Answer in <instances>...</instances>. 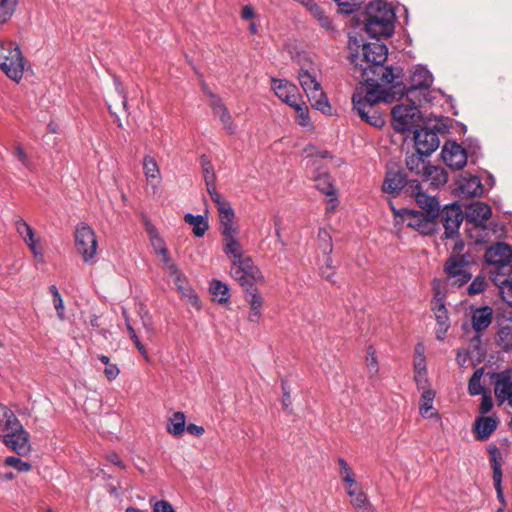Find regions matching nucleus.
<instances>
[{"label": "nucleus", "mask_w": 512, "mask_h": 512, "mask_svg": "<svg viewBox=\"0 0 512 512\" xmlns=\"http://www.w3.org/2000/svg\"><path fill=\"white\" fill-rule=\"evenodd\" d=\"M396 15L392 6L384 0L368 4L365 12V31L372 38H387L394 32Z\"/></svg>", "instance_id": "obj_1"}, {"label": "nucleus", "mask_w": 512, "mask_h": 512, "mask_svg": "<svg viewBox=\"0 0 512 512\" xmlns=\"http://www.w3.org/2000/svg\"><path fill=\"white\" fill-rule=\"evenodd\" d=\"M0 438L3 443L18 455L30 452L29 435L8 407L0 404Z\"/></svg>", "instance_id": "obj_2"}, {"label": "nucleus", "mask_w": 512, "mask_h": 512, "mask_svg": "<svg viewBox=\"0 0 512 512\" xmlns=\"http://www.w3.org/2000/svg\"><path fill=\"white\" fill-rule=\"evenodd\" d=\"M25 60L19 46L12 41L0 42V69L15 82H19L24 73Z\"/></svg>", "instance_id": "obj_3"}, {"label": "nucleus", "mask_w": 512, "mask_h": 512, "mask_svg": "<svg viewBox=\"0 0 512 512\" xmlns=\"http://www.w3.org/2000/svg\"><path fill=\"white\" fill-rule=\"evenodd\" d=\"M485 260L491 266L490 278L497 274L512 273V247L503 242H497L485 252Z\"/></svg>", "instance_id": "obj_4"}, {"label": "nucleus", "mask_w": 512, "mask_h": 512, "mask_svg": "<svg viewBox=\"0 0 512 512\" xmlns=\"http://www.w3.org/2000/svg\"><path fill=\"white\" fill-rule=\"evenodd\" d=\"M74 238L76 250L82 260L89 265L96 263L98 242L94 230L86 223H80L76 226Z\"/></svg>", "instance_id": "obj_5"}, {"label": "nucleus", "mask_w": 512, "mask_h": 512, "mask_svg": "<svg viewBox=\"0 0 512 512\" xmlns=\"http://www.w3.org/2000/svg\"><path fill=\"white\" fill-rule=\"evenodd\" d=\"M471 256L468 254H455L450 256L444 266L446 272V285L461 287L472 277L469 271Z\"/></svg>", "instance_id": "obj_6"}, {"label": "nucleus", "mask_w": 512, "mask_h": 512, "mask_svg": "<svg viewBox=\"0 0 512 512\" xmlns=\"http://www.w3.org/2000/svg\"><path fill=\"white\" fill-rule=\"evenodd\" d=\"M411 102V104L407 105H397L392 109L393 126L398 132H414L422 122V116L416 105V99Z\"/></svg>", "instance_id": "obj_7"}, {"label": "nucleus", "mask_w": 512, "mask_h": 512, "mask_svg": "<svg viewBox=\"0 0 512 512\" xmlns=\"http://www.w3.org/2000/svg\"><path fill=\"white\" fill-rule=\"evenodd\" d=\"M375 39V41L364 44L362 47V56L365 65L360 64V68L362 70V76L366 81L371 80L368 75L369 71L382 65L387 59L388 49L386 45L380 42L379 38ZM355 64L356 66L359 65L358 62H355ZM373 80L374 79H372V81Z\"/></svg>", "instance_id": "obj_8"}, {"label": "nucleus", "mask_w": 512, "mask_h": 512, "mask_svg": "<svg viewBox=\"0 0 512 512\" xmlns=\"http://www.w3.org/2000/svg\"><path fill=\"white\" fill-rule=\"evenodd\" d=\"M231 276L245 289L251 288L253 282L260 281L263 276L254 265L251 257L245 255L237 260H232Z\"/></svg>", "instance_id": "obj_9"}, {"label": "nucleus", "mask_w": 512, "mask_h": 512, "mask_svg": "<svg viewBox=\"0 0 512 512\" xmlns=\"http://www.w3.org/2000/svg\"><path fill=\"white\" fill-rule=\"evenodd\" d=\"M395 224L406 223L410 228L419 231L423 235H428L434 231V217H430L424 212L402 209L397 212L394 210Z\"/></svg>", "instance_id": "obj_10"}, {"label": "nucleus", "mask_w": 512, "mask_h": 512, "mask_svg": "<svg viewBox=\"0 0 512 512\" xmlns=\"http://www.w3.org/2000/svg\"><path fill=\"white\" fill-rule=\"evenodd\" d=\"M493 319V310L489 306L478 307L471 311V325L475 331V336L470 341V349L480 350L481 335L485 331Z\"/></svg>", "instance_id": "obj_11"}, {"label": "nucleus", "mask_w": 512, "mask_h": 512, "mask_svg": "<svg viewBox=\"0 0 512 512\" xmlns=\"http://www.w3.org/2000/svg\"><path fill=\"white\" fill-rule=\"evenodd\" d=\"M318 76L319 68L315 63L307 61L301 65L298 79L309 100L318 97L319 90L322 89Z\"/></svg>", "instance_id": "obj_12"}, {"label": "nucleus", "mask_w": 512, "mask_h": 512, "mask_svg": "<svg viewBox=\"0 0 512 512\" xmlns=\"http://www.w3.org/2000/svg\"><path fill=\"white\" fill-rule=\"evenodd\" d=\"M433 82L432 74L422 66L415 67L410 76V87L406 91V96L409 101L418 99V95L425 96L427 89Z\"/></svg>", "instance_id": "obj_13"}, {"label": "nucleus", "mask_w": 512, "mask_h": 512, "mask_svg": "<svg viewBox=\"0 0 512 512\" xmlns=\"http://www.w3.org/2000/svg\"><path fill=\"white\" fill-rule=\"evenodd\" d=\"M438 217L445 229L446 238H451L458 233L460 224L464 219L461 207L457 204L446 206L438 213Z\"/></svg>", "instance_id": "obj_14"}, {"label": "nucleus", "mask_w": 512, "mask_h": 512, "mask_svg": "<svg viewBox=\"0 0 512 512\" xmlns=\"http://www.w3.org/2000/svg\"><path fill=\"white\" fill-rule=\"evenodd\" d=\"M352 103L354 110L357 111L358 115L363 121L375 128H381L384 126L385 119L382 113L376 109V107L362 103L360 93L353 95Z\"/></svg>", "instance_id": "obj_15"}, {"label": "nucleus", "mask_w": 512, "mask_h": 512, "mask_svg": "<svg viewBox=\"0 0 512 512\" xmlns=\"http://www.w3.org/2000/svg\"><path fill=\"white\" fill-rule=\"evenodd\" d=\"M441 156L445 164L454 170L462 169L467 162L465 150L456 142H446L442 148Z\"/></svg>", "instance_id": "obj_16"}, {"label": "nucleus", "mask_w": 512, "mask_h": 512, "mask_svg": "<svg viewBox=\"0 0 512 512\" xmlns=\"http://www.w3.org/2000/svg\"><path fill=\"white\" fill-rule=\"evenodd\" d=\"M435 289V299L431 303L432 310L437 321L436 338L443 340L450 327L448 311L445 307L442 298L440 297V291L437 287Z\"/></svg>", "instance_id": "obj_17"}, {"label": "nucleus", "mask_w": 512, "mask_h": 512, "mask_svg": "<svg viewBox=\"0 0 512 512\" xmlns=\"http://www.w3.org/2000/svg\"><path fill=\"white\" fill-rule=\"evenodd\" d=\"M409 189H411V194L415 196L417 204L424 213L430 217L437 218L440 208L437 199L421 192L420 184L417 180L409 181Z\"/></svg>", "instance_id": "obj_18"}, {"label": "nucleus", "mask_w": 512, "mask_h": 512, "mask_svg": "<svg viewBox=\"0 0 512 512\" xmlns=\"http://www.w3.org/2000/svg\"><path fill=\"white\" fill-rule=\"evenodd\" d=\"M414 142L416 151L425 156H429L440 144L438 135L429 129H415Z\"/></svg>", "instance_id": "obj_19"}, {"label": "nucleus", "mask_w": 512, "mask_h": 512, "mask_svg": "<svg viewBox=\"0 0 512 512\" xmlns=\"http://www.w3.org/2000/svg\"><path fill=\"white\" fill-rule=\"evenodd\" d=\"M272 89L275 95L289 106L302 98L297 86L285 79L272 78Z\"/></svg>", "instance_id": "obj_20"}, {"label": "nucleus", "mask_w": 512, "mask_h": 512, "mask_svg": "<svg viewBox=\"0 0 512 512\" xmlns=\"http://www.w3.org/2000/svg\"><path fill=\"white\" fill-rule=\"evenodd\" d=\"M208 95L211 98L210 106L213 110V113L219 117L224 130L230 135L235 134L236 127L229 110L217 95L213 94L212 92H209Z\"/></svg>", "instance_id": "obj_21"}, {"label": "nucleus", "mask_w": 512, "mask_h": 512, "mask_svg": "<svg viewBox=\"0 0 512 512\" xmlns=\"http://www.w3.org/2000/svg\"><path fill=\"white\" fill-rule=\"evenodd\" d=\"M491 207L484 202H473L466 208V225L470 224H485L491 217Z\"/></svg>", "instance_id": "obj_22"}, {"label": "nucleus", "mask_w": 512, "mask_h": 512, "mask_svg": "<svg viewBox=\"0 0 512 512\" xmlns=\"http://www.w3.org/2000/svg\"><path fill=\"white\" fill-rule=\"evenodd\" d=\"M301 3L306 7L312 18L321 28L327 32H333L335 30L331 17L322 6L315 3L314 0H301Z\"/></svg>", "instance_id": "obj_23"}, {"label": "nucleus", "mask_w": 512, "mask_h": 512, "mask_svg": "<svg viewBox=\"0 0 512 512\" xmlns=\"http://www.w3.org/2000/svg\"><path fill=\"white\" fill-rule=\"evenodd\" d=\"M406 186L409 187V182L406 181V177L403 172L392 169H389L386 172V177L382 186L385 193L396 196ZM407 190L411 191L409 188Z\"/></svg>", "instance_id": "obj_24"}, {"label": "nucleus", "mask_w": 512, "mask_h": 512, "mask_svg": "<svg viewBox=\"0 0 512 512\" xmlns=\"http://www.w3.org/2000/svg\"><path fill=\"white\" fill-rule=\"evenodd\" d=\"M494 392L499 405L507 402L508 405L512 407V379L509 373H501L498 375L494 386Z\"/></svg>", "instance_id": "obj_25"}, {"label": "nucleus", "mask_w": 512, "mask_h": 512, "mask_svg": "<svg viewBox=\"0 0 512 512\" xmlns=\"http://www.w3.org/2000/svg\"><path fill=\"white\" fill-rule=\"evenodd\" d=\"M169 276L173 278L174 284L179 293L183 297L187 298L192 306L200 309L199 298L189 286L185 275L179 269H177L176 273H171Z\"/></svg>", "instance_id": "obj_26"}, {"label": "nucleus", "mask_w": 512, "mask_h": 512, "mask_svg": "<svg viewBox=\"0 0 512 512\" xmlns=\"http://www.w3.org/2000/svg\"><path fill=\"white\" fill-rule=\"evenodd\" d=\"M229 228L227 229V233L222 234L223 236V251L225 254L232 260L240 259L241 257L245 256L243 252L242 245L237 239V233L235 232H229Z\"/></svg>", "instance_id": "obj_27"}, {"label": "nucleus", "mask_w": 512, "mask_h": 512, "mask_svg": "<svg viewBox=\"0 0 512 512\" xmlns=\"http://www.w3.org/2000/svg\"><path fill=\"white\" fill-rule=\"evenodd\" d=\"M498 421L493 417H478L474 423V432L478 440L484 441L496 430Z\"/></svg>", "instance_id": "obj_28"}, {"label": "nucleus", "mask_w": 512, "mask_h": 512, "mask_svg": "<svg viewBox=\"0 0 512 512\" xmlns=\"http://www.w3.org/2000/svg\"><path fill=\"white\" fill-rule=\"evenodd\" d=\"M491 280L499 288L502 300L512 306V272L496 274Z\"/></svg>", "instance_id": "obj_29"}, {"label": "nucleus", "mask_w": 512, "mask_h": 512, "mask_svg": "<svg viewBox=\"0 0 512 512\" xmlns=\"http://www.w3.org/2000/svg\"><path fill=\"white\" fill-rule=\"evenodd\" d=\"M424 345L422 343H418L414 349V368L417 373L415 376V381L417 386L420 387L422 383H427V380L424 378L426 372V361L424 356Z\"/></svg>", "instance_id": "obj_30"}, {"label": "nucleus", "mask_w": 512, "mask_h": 512, "mask_svg": "<svg viewBox=\"0 0 512 512\" xmlns=\"http://www.w3.org/2000/svg\"><path fill=\"white\" fill-rule=\"evenodd\" d=\"M424 180L429 181L432 186L438 188L448 181L446 170L439 166L428 165L423 175Z\"/></svg>", "instance_id": "obj_31"}, {"label": "nucleus", "mask_w": 512, "mask_h": 512, "mask_svg": "<svg viewBox=\"0 0 512 512\" xmlns=\"http://www.w3.org/2000/svg\"><path fill=\"white\" fill-rule=\"evenodd\" d=\"M316 182V188L322 192L323 194L332 197L329 201L332 204L330 207H328V210H333L336 206L334 203L336 198V189L334 187L333 181L331 179V176L328 174H320L315 179Z\"/></svg>", "instance_id": "obj_32"}, {"label": "nucleus", "mask_w": 512, "mask_h": 512, "mask_svg": "<svg viewBox=\"0 0 512 512\" xmlns=\"http://www.w3.org/2000/svg\"><path fill=\"white\" fill-rule=\"evenodd\" d=\"M143 170L147 182L152 186H157L161 179L160 170L155 159L150 155L143 158Z\"/></svg>", "instance_id": "obj_33"}, {"label": "nucleus", "mask_w": 512, "mask_h": 512, "mask_svg": "<svg viewBox=\"0 0 512 512\" xmlns=\"http://www.w3.org/2000/svg\"><path fill=\"white\" fill-rule=\"evenodd\" d=\"M426 383H422L419 389H423L420 402V414L424 417H432L434 413H430L432 410L433 400L435 398V392L430 388H425Z\"/></svg>", "instance_id": "obj_34"}, {"label": "nucleus", "mask_w": 512, "mask_h": 512, "mask_svg": "<svg viewBox=\"0 0 512 512\" xmlns=\"http://www.w3.org/2000/svg\"><path fill=\"white\" fill-rule=\"evenodd\" d=\"M469 237L476 243H485L490 238V230L485 224H470L466 225Z\"/></svg>", "instance_id": "obj_35"}, {"label": "nucleus", "mask_w": 512, "mask_h": 512, "mask_svg": "<svg viewBox=\"0 0 512 512\" xmlns=\"http://www.w3.org/2000/svg\"><path fill=\"white\" fill-rule=\"evenodd\" d=\"M423 156H425V155L420 154L418 151H416V153L407 155L406 159H405L406 167L411 172H414L417 175L422 174V176H423L426 171V168L429 165V164H426V162L422 158Z\"/></svg>", "instance_id": "obj_36"}, {"label": "nucleus", "mask_w": 512, "mask_h": 512, "mask_svg": "<svg viewBox=\"0 0 512 512\" xmlns=\"http://www.w3.org/2000/svg\"><path fill=\"white\" fill-rule=\"evenodd\" d=\"M184 220L187 224L193 227V233L197 237H202L208 229V223L202 215H193L187 213L184 216Z\"/></svg>", "instance_id": "obj_37"}, {"label": "nucleus", "mask_w": 512, "mask_h": 512, "mask_svg": "<svg viewBox=\"0 0 512 512\" xmlns=\"http://www.w3.org/2000/svg\"><path fill=\"white\" fill-rule=\"evenodd\" d=\"M185 422L184 413L175 412L168 421L167 431L173 436H181L185 431Z\"/></svg>", "instance_id": "obj_38"}, {"label": "nucleus", "mask_w": 512, "mask_h": 512, "mask_svg": "<svg viewBox=\"0 0 512 512\" xmlns=\"http://www.w3.org/2000/svg\"><path fill=\"white\" fill-rule=\"evenodd\" d=\"M381 101H386L383 89L380 86L370 87L364 97L361 96V102L375 107Z\"/></svg>", "instance_id": "obj_39"}, {"label": "nucleus", "mask_w": 512, "mask_h": 512, "mask_svg": "<svg viewBox=\"0 0 512 512\" xmlns=\"http://www.w3.org/2000/svg\"><path fill=\"white\" fill-rule=\"evenodd\" d=\"M23 241L28 246L30 251L32 252L33 256L39 261L42 262L43 257V250L42 247L39 244V239L36 238L34 230L27 234L25 238H23Z\"/></svg>", "instance_id": "obj_40"}, {"label": "nucleus", "mask_w": 512, "mask_h": 512, "mask_svg": "<svg viewBox=\"0 0 512 512\" xmlns=\"http://www.w3.org/2000/svg\"><path fill=\"white\" fill-rule=\"evenodd\" d=\"M18 0H0V23L8 22L13 16Z\"/></svg>", "instance_id": "obj_41"}, {"label": "nucleus", "mask_w": 512, "mask_h": 512, "mask_svg": "<svg viewBox=\"0 0 512 512\" xmlns=\"http://www.w3.org/2000/svg\"><path fill=\"white\" fill-rule=\"evenodd\" d=\"M497 344L505 351L512 348V326H503L497 333Z\"/></svg>", "instance_id": "obj_42"}, {"label": "nucleus", "mask_w": 512, "mask_h": 512, "mask_svg": "<svg viewBox=\"0 0 512 512\" xmlns=\"http://www.w3.org/2000/svg\"><path fill=\"white\" fill-rule=\"evenodd\" d=\"M290 107L294 108L297 114V122L301 126H308L310 123V117L308 112V107L306 103L300 98L296 104L291 105Z\"/></svg>", "instance_id": "obj_43"}, {"label": "nucleus", "mask_w": 512, "mask_h": 512, "mask_svg": "<svg viewBox=\"0 0 512 512\" xmlns=\"http://www.w3.org/2000/svg\"><path fill=\"white\" fill-rule=\"evenodd\" d=\"M213 296L218 298L219 303H225L229 299V289L226 284L219 280H214L210 286Z\"/></svg>", "instance_id": "obj_44"}, {"label": "nucleus", "mask_w": 512, "mask_h": 512, "mask_svg": "<svg viewBox=\"0 0 512 512\" xmlns=\"http://www.w3.org/2000/svg\"><path fill=\"white\" fill-rule=\"evenodd\" d=\"M483 372V368H479L473 373L472 377L470 378L468 383V392L470 395L475 396L483 392V387L481 385V378L483 376Z\"/></svg>", "instance_id": "obj_45"}, {"label": "nucleus", "mask_w": 512, "mask_h": 512, "mask_svg": "<svg viewBox=\"0 0 512 512\" xmlns=\"http://www.w3.org/2000/svg\"><path fill=\"white\" fill-rule=\"evenodd\" d=\"M123 316H124L126 328L129 332L131 340L134 342L137 350L141 353V355L148 361L149 360L148 353H147L145 347L143 346V344L141 343V341L139 340V337L137 336L135 329L130 324L129 318L125 312H123Z\"/></svg>", "instance_id": "obj_46"}, {"label": "nucleus", "mask_w": 512, "mask_h": 512, "mask_svg": "<svg viewBox=\"0 0 512 512\" xmlns=\"http://www.w3.org/2000/svg\"><path fill=\"white\" fill-rule=\"evenodd\" d=\"M318 242H319V248L322 250V252L325 255H330L332 253V251H333L332 238L326 229H324V228L319 229Z\"/></svg>", "instance_id": "obj_47"}, {"label": "nucleus", "mask_w": 512, "mask_h": 512, "mask_svg": "<svg viewBox=\"0 0 512 512\" xmlns=\"http://www.w3.org/2000/svg\"><path fill=\"white\" fill-rule=\"evenodd\" d=\"M312 102V106L321 111L324 114H331L332 113V107L329 104L328 98L325 95V93L321 90H319L318 97L310 100Z\"/></svg>", "instance_id": "obj_48"}, {"label": "nucleus", "mask_w": 512, "mask_h": 512, "mask_svg": "<svg viewBox=\"0 0 512 512\" xmlns=\"http://www.w3.org/2000/svg\"><path fill=\"white\" fill-rule=\"evenodd\" d=\"M99 360L106 366L104 369V375L107 380L112 381L117 378L120 370L116 364H112L110 359L106 355H100Z\"/></svg>", "instance_id": "obj_49"}, {"label": "nucleus", "mask_w": 512, "mask_h": 512, "mask_svg": "<svg viewBox=\"0 0 512 512\" xmlns=\"http://www.w3.org/2000/svg\"><path fill=\"white\" fill-rule=\"evenodd\" d=\"M234 217L235 214L233 209L219 215L222 234L227 233L228 228L230 230L229 232L238 231L237 227H235L233 224Z\"/></svg>", "instance_id": "obj_50"}, {"label": "nucleus", "mask_w": 512, "mask_h": 512, "mask_svg": "<svg viewBox=\"0 0 512 512\" xmlns=\"http://www.w3.org/2000/svg\"><path fill=\"white\" fill-rule=\"evenodd\" d=\"M463 193L475 196L478 191L482 190L480 180L477 177H472L460 186Z\"/></svg>", "instance_id": "obj_51"}, {"label": "nucleus", "mask_w": 512, "mask_h": 512, "mask_svg": "<svg viewBox=\"0 0 512 512\" xmlns=\"http://www.w3.org/2000/svg\"><path fill=\"white\" fill-rule=\"evenodd\" d=\"M370 72L377 75L378 79L383 83H391L394 80V73L391 67H384L383 64L372 69Z\"/></svg>", "instance_id": "obj_52"}, {"label": "nucleus", "mask_w": 512, "mask_h": 512, "mask_svg": "<svg viewBox=\"0 0 512 512\" xmlns=\"http://www.w3.org/2000/svg\"><path fill=\"white\" fill-rule=\"evenodd\" d=\"M366 366L368 373L371 377L376 376L379 372V365L377 361V357L375 355V351L372 347H369L366 354Z\"/></svg>", "instance_id": "obj_53"}, {"label": "nucleus", "mask_w": 512, "mask_h": 512, "mask_svg": "<svg viewBox=\"0 0 512 512\" xmlns=\"http://www.w3.org/2000/svg\"><path fill=\"white\" fill-rule=\"evenodd\" d=\"M201 166L204 174L206 186H210L215 183V173L211 162L205 158H201Z\"/></svg>", "instance_id": "obj_54"}, {"label": "nucleus", "mask_w": 512, "mask_h": 512, "mask_svg": "<svg viewBox=\"0 0 512 512\" xmlns=\"http://www.w3.org/2000/svg\"><path fill=\"white\" fill-rule=\"evenodd\" d=\"M4 464L13 467L19 472H27L31 469V464L25 461H22L18 457L9 456L4 460Z\"/></svg>", "instance_id": "obj_55"}, {"label": "nucleus", "mask_w": 512, "mask_h": 512, "mask_svg": "<svg viewBox=\"0 0 512 512\" xmlns=\"http://www.w3.org/2000/svg\"><path fill=\"white\" fill-rule=\"evenodd\" d=\"M13 155L21 162V164L28 168L32 169L33 163L25 152L24 148L21 144H15L13 148Z\"/></svg>", "instance_id": "obj_56"}, {"label": "nucleus", "mask_w": 512, "mask_h": 512, "mask_svg": "<svg viewBox=\"0 0 512 512\" xmlns=\"http://www.w3.org/2000/svg\"><path fill=\"white\" fill-rule=\"evenodd\" d=\"M322 276L329 282L335 283L334 275H335V267L333 265V260L330 255H327L324 265L321 267Z\"/></svg>", "instance_id": "obj_57"}, {"label": "nucleus", "mask_w": 512, "mask_h": 512, "mask_svg": "<svg viewBox=\"0 0 512 512\" xmlns=\"http://www.w3.org/2000/svg\"><path fill=\"white\" fill-rule=\"evenodd\" d=\"M486 279L483 276H477L468 286L467 291L469 295H476L485 290Z\"/></svg>", "instance_id": "obj_58"}, {"label": "nucleus", "mask_w": 512, "mask_h": 512, "mask_svg": "<svg viewBox=\"0 0 512 512\" xmlns=\"http://www.w3.org/2000/svg\"><path fill=\"white\" fill-rule=\"evenodd\" d=\"M352 501L351 504L354 507L355 510L359 509H368L370 506V503L365 495V493L362 490H359L354 497H351Z\"/></svg>", "instance_id": "obj_59"}, {"label": "nucleus", "mask_w": 512, "mask_h": 512, "mask_svg": "<svg viewBox=\"0 0 512 512\" xmlns=\"http://www.w3.org/2000/svg\"><path fill=\"white\" fill-rule=\"evenodd\" d=\"M340 7L341 12L350 14L362 4L360 0H334Z\"/></svg>", "instance_id": "obj_60"}, {"label": "nucleus", "mask_w": 512, "mask_h": 512, "mask_svg": "<svg viewBox=\"0 0 512 512\" xmlns=\"http://www.w3.org/2000/svg\"><path fill=\"white\" fill-rule=\"evenodd\" d=\"M159 256H161L162 267L165 270V272L168 275H170L171 273H176V270L179 268L170 258L168 250L165 251V254H159Z\"/></svg>", "instance_id": "obj_61"}, {"label": "nucleus", "mask_w": 512, "mask_h": 512, "mask_svg": "<svg viewBox=\"0 0 512 512\" xmlns=\"http://www.w3.org/2000/svg\"><path fill=\"white\" fill-rule=\"evenodd\" d=\"M340 475H341L342 480L345 483V485L355 486V487L358 486V483L355 480L354 472L350 466L340 470Z\"/></svg>", "instance_id": "obj_62"}, {"label": "nucleus", "mask_w": 512, "mask_h": 512, "mask_svg": "<svg viewBox=\"0 0 512 512\" xmlns=\"http://www.w3.org/2000/svg\"><path fill=\"white\" fill-rule=\"evenodd\" d=\"M151 245L157 255L159 254H165V251H167V247L165 245L164 240L159 235H154L153 237L149 238Z\"/></svg>", "instance_id": "obj_63"}, {"label": "nucleus", "mask_w": 512, "mask_h": 512, "mask_svg": "<svg viewBox=\"0 0 512 512\" xmlns=\"http://www.w3.org/2000/svg\"><path fill=\"white\" fill-rule=\"evenodd\" d=\"M15 228L22 239L33 231L32 227L22 218H19L15 221Z\"/></svg>", "instance_id": "obj_64"}]
</instances>
